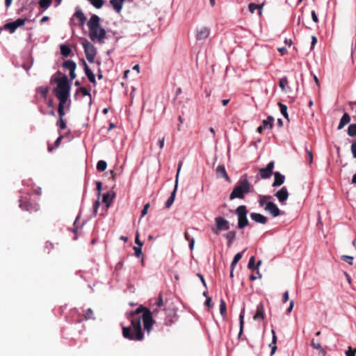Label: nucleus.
Segmentation results:
<instances>
[{
	"label": "nucleus",
	"mask_w": 356,
	"mask_h": 356,
	"mask_svg": "<svg viewBox=\"0 0 356 356\" xmlns=\"http://www.w3.org/2000/svg\"><path fill=\"white\" fill-rule=\"evenodd\" d=\"M52 81L57 84V87L54 90L56 97L59 101H67L71 89L67 76L63 75L61 77L54 78Z\"/></svg>",
	"instance_id": "obj_3"
},
{
	"label": "nucleus",
	"mask_w": 356,
	"mask_h": 356,
	"mask_svg": "<svg viewBox=\"0 0 356 356\" xmlns=\"http://www.w3.org/2000/svg\"><path fill=\"white\" fill-rule=\"evenodd\" d=\"M83 47L84 49V52L86 56L87 60L90 63H93L95 60V58L96 56V49L93 44H92L87 40H85L82 42Z\"/></svg>",
	"instance_id": "obj_8"
},
{
	"label": "nucleus",
	"mask_w": 356,
	"mask_h": 356,
	"mask_svg": "<svg viewBox=\"0 0 356 356\" xmlns=\"http://www.w3.org/2000/svg\"><path fill=\"white\" fill-rule=\"evenodd\" d=\"M37 90L44 99H47V94L49 92L48 87L40 86L37 89Z\"/></svg>",
	"instance_id": "obj_34"
},
{
	"label": "nucleus",
	"mask_w": 356,
	"mask_h": 356,
	"mask_svg": "<svg viewBox=\"0 0 356 356\" xmlns=\"http://www.w3.org/2000/svg\"><path fill=\"white\" fill-rule=\"evenodd\" d=\"M134 250L135 251V255L137 257H140L142 254V247L135 246V247H134Z\"/></svg>",
	"instance_id": "obj_51"
},
{
	"label": "nucleus",
	"mask_w": 356,
	"mask_h": 356,
	"mask_svg": "<svg viewBox=\"0 0 356 356\" xmlns=\"http://www.w3.org/2000/svg\"><path fill=\"white\" fill-rule=\"evenodd\" d=\"M236 232L235 231L228 232L224 234V236L227 240V245L229 247L232 245L234 241L236 239Z\"/></svg>",
	"instance_id": "obj_25"
},
{
	"label": "nucleus",
	"mask_w": 356,
	"mask_h": 356,
	"mask_svg": "<svg viewBox=\"0 0 356 356\" xmlns=\"http://www.w3.org/2000/svg\"><path fill=\"white\" fill-rule=\"evenodd\" d=\"M216 227H212V232L216 234H219L221 231L228 230L229 229V221L221 216L215 218Z\"/></svg>",
	"instance_id": "obj_6"
},
{
	"label": "nucleus",
	"mask_w": 356,
	"mask_h": 356,
	"mask_svg": "<svg viewBox=\"0 0 356 356\" xmlns=\"http://www.w3.org/2000/svg\"><path fill=\"white\" fill-rule=\"evenodd\" d=\"M254 264H255V258H254V257H250V259L249 260V262H248V268H250V269H254L255 268Z\"/></svg>",
	"instance_id": "obj_50"
},
{
	"label": "nucleus",
	"mask_w": 356,
	"mask_h": 356,
	"mask_svg": "<svg viewBox=\"0 0 356 356\" xmlns=\"http://www.w3.org/2000/svg\"><path fill=\"white\" fill-rule=\"evenodd\" d=\"M143 322L144 330L149 333L153 325L155 323V321L153 319L152 313L150 310H147L146 313L142 314V318Z\"/></svg>",
	"instance_id": "obj_9"
},
{
	"label": "nucleus",
	"mask_w": 356,
	"mask_h": 356,
	"mask_svg": "<svg viewBox=\"0 0 356 356\" xmlns=\"http://www.w3.org/2000/svg\"><path fill=\"white\" fill-rule=\"evenodd\" d=\"M248 211L245 205H240L235 210V214L238 217V228L243 229L249 225V220L247 218Z\"/></svg>",
	"instance_id": "obj_5"
},
{
	"label": "nucleus",
	"mask_w": 356,
	"mask_h": 356,
	"mask_svg": "<svg viewBox=\"0 0 356 356\" xmlns=\"http://www.w3.org/2000/svg\"><path fill=\"white\" fill-rule=\"evenodd\" d=\"M271 332H272L273 338H272V342H271V343H270L269 346L271 348L270 355H273L275 354V351L277 350L276 343H277V336H276V334H275V332L274 330H272Z\"/></svg>",
	"instance_id": "obj_24"
},
{
	"label": "nucleus",
	"mask_w": 356,
	"mask_h": 356,
	"mask_svg": "<svg viewBox=\"0 0 356 356\" xmlns=\"http://www.w3.org/2000/svg\"><path fill=\"white\" fill-rule=\"evenodd\" d=\"M195 245V240L194 238H191L189 242V248L191 250H193Z\"/></svg>",
	"instance_id": "obj_63"
},
{
	"label": "nucleus",
	"mask_w": 356,
	"mask_h": 356,
	"mask_svg": "<svg viewBox=\"0 0 356 356\" xmlns=\"http://www.w3.org/2000/svg\"><path fill=\"white\" fill-rule=\"evenodd\" d=\"M312 17L313 21L315 23L318 22V18L317 15H316V12L314 10H313L312 12Z\"/></svg>",
	"instance_id": "obj_59"
},
{
	"label": "nucleus",
	"mask_w": 356,
	"mask_h": 356,
	"mask_svg": "<svg viewBox=\"0 0 356 356\" xmlns=\"http://www.w3.org/2000/svg\"><path fill=\"white\" fill-rule=\"evenodd\" d=\"M81 92L83 96H88L90 99H91V94L88 90L87 88L85 87H80L79 89H77L75 97L78 95V93Z\"/></svg>",
	"instance_id": "obj_35"
},
{
	"label": "nucleus",
	"mask_w": 356,
	"mask_h": 356,
	"mask_svg": "<svg viewBox=\"0 0 356 356\" xmlns=\"http://www.w3.org/2000/svg\"><path fill=\"white\" fill-rule=\"evenodd\" d=\"M261 275L260 274V273H259L258 269H257V270L256 272V275L252 274L250 276V280H252V281L257 280V278H261Z\"/></svg>",
	"instance_id": "obj_54"
},
{
	"label": "nucleus",
	"mask_w": 356,
	"mask_h": 356,
	"mask_svg": "<svg viewBox=\"0 0 356 356\" xmlns=\"http://www.w3.org/2000/svg\"><path fill=\"white\" fill-rule=\"evenodd\" d=\"M135 243L138 245V246L142 247L143 245V243L139 240V236L138 232L136 233V235Z\"/></svg>",
	"instance_id": "obj_56"
},
{
	"label": "nucleus",
	"mask_w": 356,
	"mask_h": 356,
	"mask_svg": "<svg viewBox=\"0 0 356 356\" xmlns=\"http://www.w3.org/2000/svg\"><path fill=\"white\" fill-rule=\"evenodd\" d=\"M63 67L69 71H72L73 70H76V64L73 60H67L63 63Z\"/></svg>",
	"instance_id": "obj_26"
},
{
	"label": "nucleus",
	"mask_w": 356,
	"mask_h": 356,
	"mask_svg": "<svg viewBox=\"0 0 356 356\" xmlns=\"http://www.w3.org/2000/svg\"><path fill=\"white\" fill-rule=\"evenodd\" d=\"M99 205H100L99 201V200H96L95 202V203H94V205H93V208H94L95 212H97Z\"/></svg>",
	"instance_id": "obj_62"
},
{
	"label": "nucleus",
	"mask_w": 356,
	"mask_h": 356,
	"mask_svg": "<svg viewBox=\"0 0 356 356\" xmlns=\"http://www.w3.org/2000/svg\"><path fill=\"white\" fill-rule=\"evenodd\" d=\"M263 6L264 3H262L261 5H257L254 3H250L248 5V9L251 13H253L254 10L257 9L261 10Z\"/></svg>",
	"instance_id": "obj_41"
},
{
	"label": "nucleus",
	"mask_w": 356,
	"mask_h": 356,
	"mask_svg": "<svg viewBox=\"0 0 356 356\" xmlns=\"http://www.w3.org/2000/svg\"><path fill=\"white\" fill-rule=\"evenodd\" d=\"M26 21V19L19 18L15 22L6 23L3 28L4 29L9 31L10 33H13L18 27L23 26Z\"/></svg>",
	"instance_id": "obj_11"
},
{
	"label": "nucleus",
	"mask_w": 356,
	"mask_h": 356,
	"mask_svg": "<svg viewBox=\"0 0 356 356\" xmlns=\"http://www.w3.org/2000/svg\"><path fill=\"white\" fill-rule=\"evenodd\" d=\"M164 141H165V137L163 136L158 141V145L159 146V148L161 149L163 148L164 146Z\"/></svg>",
	"instance_id": "obj_58"
},
{
	"label": "nucleus",
	"mask_w": 356,
	"mask_h": 356,
	"mask_svg": "<svg viewBox=\"0 0 356 356\" xmlns=\"http://www.w3.org/2000/svg\"><path fill=\"white\" fill-rule=\"evenodd\" d=\"M56 125L60 129H65L66 128V122H65V120H64V118H59L56 122Z\"/></svg>",
	"instance_id": "obj_46"
},
{
	"label": "nucleus",
	"mask_w": 356,
	"mask_h": 356,
	"mask_svg": "<svg viewBox=\"0 0 356 356\" xmlns=\"http://www.w3.org/2000/svg\"><path fill=\"white\" fill-rule=\"evenodd\" d=\"M96 8H101L104 5V0H88Z\"/></svg>",
	"instance_id": "obj_38"
},
{
	"label": "nucleus",
	"mask_w": 356,
	"mask_h": 356,
	"mask_svg": "<svg viewBox=\"0 0 356 356\" xmlns=\"http://www.w3.org/2000/svg\"><path fill=\"white\" fill-rule=\"evenodd\" d=\"M210 31L207 27H202L197 30L195 38L197 40H202L207 38L209 35Z\"/></svg>",
	"instance_id": "obj_14"
},
{
	"label": "nucleus",
	"mask_w": 356,
	"mask_h": 356,
	"mask_svg": "<svg viewBox=\"0 0 356 356\" xmlns=\"http://www.w3.org/2000/svg\"><path fill=\"white\" fill-rule=\"evenodd\" d=\"M347 133L350 137H356V124H350L348 126Z\"/></svg>",
	"instance_id": "obj_33"
},
{
	"label": "nucleus",
	"mask_w": 356,
	"mask_h": 356,
	"mask_svg": "<svg viewBox=\"0 0 356 356\" xmlns=\"http://www.w3.org/2000/svg\"><path fill=\"white\" fill-rule=\"evenodd\" d=\"M148 308L140 305L134 312L131 314V327H123L122 334L123 337L129 340L141 341L143 339V333L141 328V316L137 317L136 316L146 313Z\"/></svg>",
	"instance_id": "obj_1"
},
{
	"label": "nucleus",
	"mask_w": 356,
	"mask_h": 356,
	"mask_svg": "<svg viewBox=\"0 0 356 356\" xmlns=\"http://www.w3.org/2000/svg\"><path fill=\"white\" fill-rule=\"evenodd\" d=\"M341 259L350 265L353 264V257L348 256V255H342Z\"/></svg>",
	"instance_id": "obj_48"
},
{
	"label": "nucleus",
	"mask_w": 356,
	"mask_h": 356,
	"mask_svg": "<svg viewBox=\"0 0 356 356\" xmlns=\"http://www.w3.org/2000/svg\"><path fill=\"white\" fill-rule=\"evenodd\" d=\"M239 319H240V332H239V336H240L243 332V325H244V312H242L240 314Z\"/></svg>",
	"instance_id": "obj_44"
},
{
	"label": "nucleus",
	"mask_w": 356,
	"mask_h": 356,
	"mask_svg": "<svg viewBox=\"0 0 356 356\" xmlns=\"http://www.w3.org/2000/svg\"><path fill=\"white\" fill-rule=\"evenodd\" d=\"M250 218L256 222L265 225L267 223L268 218L262 214L258 213H251Z\"/></svg>",
	"instance_id": "obj_16"
},
{
	"label": "nucleus",
	"mask_w": 356,
	"mask_h": 356,
	"mask_svg": "<svg viewBox=\"0 0 356 356\" xmlns=\"http://www.w3.org/2000/svg\"><path fill=\"white\" fill-rule=\"evenodd\" d=\"M317 42V38L316 36L313 35L312 36V44H311V49H313V47H314V45L316 44Z\"/></svg>",
	"instance_id": "obj_61"
},
{
	"label": "nucleus",
	"mask_w": 356,
	"mask_h": 356,
	"mask_svg": "<svg viewBox=\"0 0 356 356\" xmlns=\"http://www.w3.org/2000/svg\"><path fill=\"white\" fill-rule=\"evenodd\" d=\"M124 1L125 0H110V4L116 12L119 13L122 10Z\"/></svg>",
	"instance_id": "obj_22"
},
{
	"label": "nucleus",
	"mask_w": 356,
	"mask_h": 356,
	"mask_svg": "<svg viewBox=\"0 0 356 356\" xmlns=\"http://www.w3.org/2000/svg\"><path fill=\"white\" fill-rule=\"evenodd\" d=\"M355 354L356 348L353 349L350 346L348 347V349L346 352V356H355Z\"/></svg>",
	"instance_id": "obj_49"
},
{
	"label": "nucleus",
	"mask_w": 356,
	"mask_h": 356,
	"mask_svg": "<svg viewBox=\"0 0 356 356\" xmlns=\"http://www.w3.org/2000/svg\"><path fill=\"white\" fill-rule=\"evenodd\" d=\"M52 0H40L39 5L44 9L48 8L51 4Z\"/></svg>",
	"instance_id": "obj_43"
},
{
	"label": "nucleus",
	"mask_w": 356,
	"mask_h": 356,
	"mask_svg": "<svg viewBox=\"0 0 356 356\" xmlns=\"http://www.w3.org/2000/svg\"><path fill=\"white\" fill-rule=\"evenodd\" d=\"M149 203H147L145 204L142 211H141V217L145 216L147 213L148 209L149 208Z\"/></svg>",
	"instance_id": "obj_53"
},
{
	"label": "nucleus",
	"mask_w": 356,
	"mask_h": 356,
	"mask_svg": "<svg viewBox=\"0 0 356 356\" xmlns=\"http://www.w3.org/2000/svg\"><path fill=\"white\" fill-rule=\"evenodd\" d=\"M288 85V79L286 76L282 78L280 80L279 86L282 90V91L284 92L286 90V86Z\"/></svg>",
	"instance_id": "obj_39"
},
{
	"label": "nucleus",
	"mask_w": 356,
	"mask_h": 356,
	"mask_svg": "<svg viewBox=\"0 0 356 356\" xmlns=\"http://www.w3.org/2000/svg\"><path fill=\"white\" fill-rule=\"evenodd\" d=\"M273 121H274L273 117L268 116L266 120H263L261 126L265 129H272Z\"/></svg>",
	"instance_id": "obj_27"
},
{
	"label": "nucleus",
	"mask_w": 356,
	"mask_h": 356,
	"mask_svg": "<svg viewBox=\"0 0 356 356\" xmlns=\"http://www.w3.org/2000/svg\"><path fill=\"white\" fill-rule=\"evenodd\" d=\"M216 177L218 179L224 178L227 181L230 182V179L226 172L225 168L223 165H220L216 168Z\"/></svg>",
	"instance_id": "obj_15"
},
{
	"label": "nucleus",
	"mask_w": 356,
	"mask_h": 356,
	"mask_svg": "<svg viewBox=\"0 0 356 356\" xmlns=\"http://www.w3.org/2000/svg\"><path fill=\"white\" fill-rule=\"evenodd\" d=\"M204 304L208 307H212V300H211V298H210V297L207 298Z\"/></svg>",
	"instance_id": "obj_60"
},
{
	"label": "nucleus",
	"mask_w": 356,
	"mask_h": 356,
	"mask_svg": "<svg viewBox=\"0 0 356 356\" xmlns=\"http://www.w3.org/2000/svg\"><path fill=\"white\" fill-rule=\"evenodd\" d=\"M274 176L275 179L274 182L273 183V186L276 187L281 186L284 181V176L280 174L279 172H275L274 173Z\"/></svg>",
	"instance_id": "obj_20"
},
{
	"label": "nucleus",
	"mask_w": 356,
	"mask_h": 356,
	"mask_svg": "<svg viewBox=\"0 0 356 356\" xmlns=\"http://www.w3.org/2000/svg\"><path fill=\"white\" fill-rule=\"evenodd\" d=\"M67 101H59L58 106V114L59 116V118H63L65 113L64 111V107L65 104H66Z\"/></svg>",
	"instance_id": "obj_28"
},
{
	"label": "nucleus",
	"mask_w": 356,
	"mask_h": 356,
	"mask_svg": "<svg viewBox=\"0 0 356 356\" xmlns=\"http://www.w3.org/2000/svg\"><path fill=\"white\" fill-rule=\"evenodd\" d=\"M350 122V116L348 113H345L339 122V124L338 125L337 129L339 130L343 129L347 124H348Z\"/></svg>",
	"instance_id": "obj_21"
},
{
	"label": "nucleus",
	"mask_w": 356,
	"mask_h": 356,
	"mask_svg": "<svg viewBox=\"0 0 356 356\" xmlns=\"http://www.w3.org/2000/svg\"><path fill=\"white\" fill-rule=\"evenodd\" d=\"M272 198L270 195H260L259 203L261 207L266 206V204L270 202L269 200Z\"/></svg>",
	"instance_id": "obj_30"
},
{
	"label": "nucleus",
	"mask_w": 356,
	"mask_h": 356,
	"mask_svg": "<svg viewBox=\"0 0 356 356\" xmlns=\"http://www.w3.org/2000/svg\"><path fill=\"white\" fill-rule=\"evenodd\" d=\"M157 307H161L163 305L162 295L159 294L156 301L154 303Z\"/></svg>",
	"instance_id": "obj_52"
},
{
	"label": "nucleus",
	"mask_w": 356,
	"mask_h": 356,
	"mask_svg": "<svg viewBox=\"0 0 356 356\" xmlns=\"http://www.w3.org/2000/svg\"><path fill=\"white\" fill-rule=\"evenodd\" d=\"M181 165H182V162L180 161L178 165L177 172V175H176L175 188H174L173 191L172 192L170 196L169 197V198L168 199V200L165 202V207L168 209H169L172 206V204H173V202L175 201L176 191H177V185H178L179 175V172H180V170L181 168Z\"/></svg>",
	"instance_id": "obj_10"
},
{
	"label": "nucleus",
	"mask_w": 356,
	"mask_h": 356,
	"mask_svg": "<svg viewBox=\"0 0 356 356\" xmlns=\"http://www.w3.org/2000/svg\"><path fill=\"white\" fill-rule=\"evenodd\" d=\"M274 168V161H270L265 168L259 170V175L262 179H268L273 174Z\"/></svg>",
	"instance_id": "obj_12"
},
{
	"label": "nucleus",
	"mask_w": 356,
	"mask_h": 356,
	"mask_svg": "<svg viewBox=\"0 0 356 356\" xmlns=\"http://www.w3.org/2000/svg\"><path fill=\"white\" fill-rule=\"evenodd\" d=\"M305 151L307 154L306 159L309 164H312L313 162V154L311 150L308 149V148H306Z\"/></svg>",
	"instance_id": "obj_45"
},
{
	"label": "nucleus",
	"mask_w": 356,
	"mask_h": 356,
	"mask_svg": "<svg viewBox=\"0 0 356 356\" xmlns=\"http://www.w3.org/2000/svg\"><path fill=\"white\" fill-rule=\"evenodd\" d=\"M278 105L280 108V112L283 115V116L288 119V113H287V106L283 104H282L281 102H279L278 103Z\"/></svg>",
	"instance_id": "obj_42"
},
{
	"label": "nucleus",
	"mask_w": 356,
	"mask_h": 356,
	"mask_svg": "<svg viewBox=\"0 0 356 356\" xmlns=\"http://www.w3.org/2000/svg\"><path fill=\"white\" fill-rule=\"evenodd\" d=\"M84 316H85V318L87 320L93 319L94 318L93 311L90 308L88 309L85 312Z\"/></svg>",
	"instance_id": "obj_47"
},
{
	"label": "nucleus",
	"mask_w": 356,
	"mask_h": 356,
	"mask_svg": "<svg viewBox=\"0 0 356 356\" xmlns=\"http://www.w3.org/2000/svg\"><path fill=\"white\" fill-rule=\"evenodd\" d=\"M100 18L97 15H92L88 22L89 37L91 40L102 41L106 38V31L100 25Z\"/></svg>",
	"instance_id": "obj_2"
},
{
	"label": "nucleus",
	"mask_w": 356,
	"mask_h": 356,
	"mask_svg": "<svg viewBox=\"0 0 356 356\" xmlns=\"http://www.w3.org/2000/svg\"><path fill=\"white\" fill-rule=\"evenodd\" d=\"M74 17H76L80 22V24L83 26L86 21V17L81 9H76L75 13L74 14Z\"/></svg>",
	"instance_id": "obj_23"
},
{
	"label": "nucleus",
	"mask_w": 356,
	"mask_h": 356,
	"mask_svg": "<svg viewBox=\"0 0 356 356\" xmlns=\"http://www.w3.org/2000/svg\"><path fill=\"white\" fill-rule=\"evenodd\" d=\"M264 209L269 212L273 217L279 216L282 214L281 211L277 206L273 202H268Z\"/></svg>",
	"instance_id": "obj_13"
},
{
	"label": "nucleus",
	"mask_w": 356,
	"mask_h": 356,
	"mask_svg": "<svg viewBox=\"0 0 356 356\" xmlns=\"http://www.w3.org/2000/svg\"><path fill=\"white\" fill-rule=\"evenodd\" d=\"M113 196H111L109 193L103 195V202L106 204V208H108L111 204Z\"/></svg>",
	"instance_id": "obj_29"
},
{
	"label": "nucleus",
	"mask_w": 356,
	"mask_h": 356,
	"mask_svg": "<svg viewBox=\"0 0 356 356\" xmlns=\"http://www.w3.org/2000/svg\"><path fill=\"white\" fill-rule=\"evenodd\" d=\"M311 344L313 346L314 348L318 350L320 353H323V355L325 354V350L322 348L320 343L315 342L314 339H312L311 341Z\"/></svg>",
	"instance_id": "obj_37"
},
{
	"label": "nucleus",
	"mask_w": 356,
	"mask_h": 356,
	"mask_svg": "<svg viewBox=\"0 0 356 356\" xmlns=\"http://www.w3.org/2000/svg\"><path fill=\"white\" fill-rule=\"evenodd\" d=\"M107 163L103 160H100L97 162V170L99 172H103L106 169Z\"/></svg>",
	"instance_id": "obj_36"
},
{
	"label": "nucleus",
	"mask_w": 356,
	"mask_h": 356,
	"mask_svg": "<svg viewBox=\"0 0 356 356\" xmlns=\"http://www.w3.org/2000/svg\"><path fill=\"white\" fill-rule=\"evenodd\" d=\"M19 207L22 210L29 211L30 213L36 212L40 209V206L37 202L26 198L20 200Z\"/></svg>",
	"instance_id": "obj_7"
},
{
	"label": "nucleus",
	"mask_w": 356,
	"mask_h": 356,
	"mask_svg": "<svg viewBox=\"0 0 356 356\" xmlns=\"http://www.w3.org/2000/svg\"><path fill=\"white\" fill-rule=\"evenodd\" d=\"M264 316H265L264 307L263 303L260 302L257 306V311H256L254 316H253V318L255 321L263 320L264 318Z\"/></svg>",
	"instance_id": "obj_17"
},
{
	"label": "nucleus",
	"mask_w": 356,
	"mask_h": 356,
	"mask_svg": "<svg viewBox=\"0 0 356 356\" xmlns=\"http://www.w3.org/2000/svg\"><path fill=\"white\" fill-rule=\"evenodd\" d=\"M280 202L286 201L289 197V193L286 187H282L275 195Z\"/></svg>",
	"instance_id": "obj_19"
},
{
	"label": "nucleus",
	"mask_w": 356,
	"mask_h": 356,
	"mask_svg": "<svg viewBox=\"0 0 356 356\" xmlns=\"http://www.w3.org/2000/svg\"><path fill=\"white\" fill-rule=\"evenodd\" d=\"M226 312H227L226 303L224 300L221 299L220 303V313L221 314L222 316H225L226 315Z\"/></svg>",
	"instance_id": "obj_40"
},
{
	"label": "nucleus",
	"mask_w": 356,
	"mask_h": 356,
	"mask_svg": "<svg viewBox=\"0 0 356 356\" xmlns=\"http://www.w3.org/2000/svg\"><path fill=\"white\" fill-rule=\"evenodd\" d=\"M60 49L61 54L65 57L69 56L72 52L71 49L65 44L60 45Z\"/></svg>",
	"instance_id": "obj_31"
},
{
	"label": "nucleus",
	"mask_w": 356,
	"mask_h": 356,
	"mask_svg": "<svg viewBox=\"0 0 356 356\" xmlns=\"http://www.w3.org/2000/svg\"><path fill=\"white\" fill-rule=\"evenodd\" d=\"M351 152L354 158L356 159V141L351 145Z\"/></svg>",
	"instance_id": "obj_55"
},
{
	"label": "nucleus",
	"mask_w": 356,
	"mask_h": 356,
	"mask_svg": "<svg viewBox=\"0 0 356 356\" xmlns=\"http://www.w3.org/2000/svg\"><path fill=\"white\" fill-rule=\"evenodd\" d=\"M289 300V291H286L284 292V293L283 294V297H282V302L283 303H286Z\"/></svg>",
	"instance_id": "obj_57"
},
{
	"label": "nucleus",
	"mask_w": 356,
	"mask_h": 356,
	"mask_svg": "<svg viewBox=\"0 0 356 356\" xmlns=\"http://www.w3.org/2000/svg\"><path fill=\"white\" fill-rule=\"evenodd\" d=\"M82 63H83V65L84 67L85 73H86L87 77L88 78L89 81L92 83L95 84L96 80H95V76L93 72L89 68L88 65H87V63H86V61L84 60H82Z\"/></svg>",
	"instance_id": "obj_18"
},
{
	"label": "nucleus",
	"mask_w": 356,
	"mask_h": 356,
	"mask_svg": "<svg viewBox=\"0 0 356 356\" xmlns=\"http://www.w3.org/2000/svg\"><path fill=\"white\" fill-rule=\"evenodd\" d=\"M63 138V136H60L55 141V146L56 147H58L59 145H60V141Z\"/></svg>",
	"instance_id": "obj_64"
},
{
	"label": "nucleus",
	"mask_w": 356,
	"mask_h": 356,
	"mask_svg": "<svg viewBox=\"0 0 356 356\" xmlns=\"http://www.w3.org/2000/svg\"><path fill=\"white\" fill-rule=\"evenodd\" d=\"M243 253V252H238L234 256V259H233V261H232V262L231 264L230 268H232V270H234V268H235L236 265L239 261V260L242 258Z\"/></svg>",
	"instance_id": "obj_32"
},
{
	"label": "nucleus",
	"mask_w": 356,
	"mask_h": 356,
	"mask_svg": "<svg viewBox=\"0 0 356 356\" xmlns=\"http://www.w3.org/2000/svg\"><path fill=\"white\" fill-rule=\"evenodd\" d=\"M251 184L249 182L247 175L242 176L230 193L229 200L235 198L244 199L245 195L249 193L251 189Z\"/></svg>",
	"instance_id": "obj_4"
}]
</instances>
